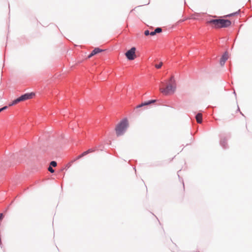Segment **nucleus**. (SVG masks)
Wrapping results in <instances>:
<instances>
[{"label":"nucleus","instance_id":"f257e3e1","mask_svg":"<svg viewBox=\"0 0 252 252\" xmlns=\"http://www.w3.org/2000/svg\"><path fill=\"white\" fill-rule=\"evenodd\" d=\"M176 89L175 80L173 77H171L168 84L165 88H160V92L165 95H168L173 94Z\"/></svg>","mask_w":252,"mask_h":252},{"label":"nucleus","instance_id":"f03ea898","mask_svg":"<svg viewBox=\"0 0 252 252\" xmlns=\"http://www.w3.org/2000/svg\"><path fill=\"white\" fill-rule=\"evenodd\" d=\"M208 23L213 24L216 28L228 27L231 24L230 21L221 19L211 20L208 21Z\"/></svg>","mask_w":252,"mask_h":252},{"label":"nucleus","instance_id":"7ed1b4c3","mask_svg":"<svg viewBox=\"0 0 252 252\" xmlns=\"http://www.w3.org/2000/svg\"><path fill=\"white\" fill-rule=\"evenodd\" d=\"M128 126L127 120L124 119L119 123L115 127V131L117 136L123 135Z\"/></svg>","mask_w":252,"mask_h":252},{"label":"nucleus","instance_id":"20e7f679","mask_svg":"<svg viewBox=\"0 0 252 252\" xmlns=\"http://www.w3.org/2000/svg\"><path fill=\"white\" fill-rule=\"evenodd\" d=\"M34 95V94L33 93L25 94L24 95H21L20 97L13 100L12 103L9 104V106L15 105L22 101L31 99Z\"/></svg>","mask_w":252,"mask_h":252},{"label":"nucleus","instance_id":"39448f33","mask_svg":"<svg viewBox=\"0 0 252 252\" xmlns=\"http://www.w3.org/2000/svg\"><path fill=\"white\" fill-rule=\"evenodd\" d=\"M135 51L136 48L135 47H132L125 53V55L128 60H133L136 58Z\"/></svg>","mask_w":252,"mask_h":252},{"label":"nucleus","instance_id":"423d86ee","mask_svg":"<svg viewBox=\"0 0 252 252\" xmlns=\"http://www.w3.org/2000/svg\"><path fill=\"white\" fill-rule=\"evenodd\" d=\"M228 54L227 52H225L223 54V55L222 56V57L220 60V64L221 66H223L225 62L228 59Z\"/></svg>","mask_w":252,"mask_h":252},{"label":"nucleus","instance_id":"0eeeda50","mask_svg":"<svg viewBox=\"0 0 252 252\" xmlns=\"http://www.w3.org/2000/svg\"><path fill=\"white\" fill-rule=\"evenodd\" d=\"M103 51V50L100 49L98 48H95L94 50H93L92 52V53L89 55L88 58H90L93 56L96 55V54H98L99 53H100Z\"/></svg>","mask_w":252,"mask_h":252},{"label":"nucleus","instance_id":"6e6552de","mask_svg":"<svg viewBox=\"0 0 252 252\" xmlns=\"http://www.w3.org/2000/svg\"><path fill=\"white\" fill-rule=\"evenodd\" d=\"M156 101H157L156 100H149L148 101L145 102L144 103H142L141 104L137 105L136 107V108H140V107L144 106L150 105V104H151L152 103H153L155 102Z\"/></svg>","mask_w":252,"mask_h":252},{"label":"nucleus","instance_id":"1a4fd4ad","mask_svg":"<svg viewBox=\"0 0 252 252\" xmlns=\"http://www.w3.org/2000/svg\"><path fill=\"white\" fill-rule=\"evenodd\" d=\"M94 151L92 149H89L88 150L83 152L82 154H81L80 155H79L78 157H77V159H79L81 158H82L83 157L87 155V154H88L89 153H92V152H93Z\"/></svg>","mask_w":252,"mask_h":252},{"label":"nucleus","instance_id":"9d476101","mask_svg":"<svg viewBox=\"0 0 252 252\" xmlns=\"http://www.w3.org/2000/svg\"><path fill=\"white\" fill-rule=\"evenodd\" d=\"M161 32H162L161 28H158L156 29V30L154 31L150 32V35H151V36H154L157 33H160Z\"/></svg>","mask_w":252,"mask_h":252},{"label":"nucleus","instance_id":"9b49d317","mask_svg":"<svg viewBox=\"0 0 252 252\" xmlns=\"http://www.w3.org/2000/svg\"><path fill=\"white\" fill-rule=\"evenodd\" d=\"M196 121L198 123H201L202 120V115L201 113H198L195 117Z\"/></svg>","mask_w":252,"mask_h":252},{"label":"nucleus","instance_id":"f8f14e48","mask_svg":"<svg viewBox=\"0 0 252 252\" xmlns=\"http://www.w3.org/2000/svg\"><path fill=\"white\" fill-rule=\"evenodd\" d=\"M50 165L53 167H56L57 166V162L55 161H52L51 162Z\"/></svg>","mask_w":252,"mask_h":252},{"label":"nucleus","instance_id":"ddd939ff","mask_svg":"<svg viewBox=\"0 0 252 252\" xmlns=\"http://www.w3.org/2000/svg\"><path fill=\"white\" fill-rule=\"evenodd\" d=\"M162 65V63L160 62L158 64L155 65V67L157 68H160Z\"/></svg>","mask_w":252,"mask_h":252},{"label":"nucleus","instance_id":"4468645a","mask_svg":"<svg viewBox=\"0 0 252 252\" xmlns=\"http://www.w3.org/2000/svg\"><path fill=\"white\" fill-rule=\"evenodd\" d=\"M48 169L51 173L54 172V170L51 166H49Z\"/></svg>","mask_w":252,"mask_h":252},{"label":"nucleus","instance_id":"2eb2a0df","mask_svg":"<svg viewBox=\"0 0 252 252\" xmlns=\"http://www.w3.org/2000/svg\"><path fill=\"white\" fill-rule=\"evenodd\" d=\"M150 32L148 30H146L144 32V34L146 36L150 35Z\"/></svg>","mask_w":252,"mask_h":252},{"label":"nucleus","instance_id":"dca6fc26","mask_svg":"<svg viewBox=\"0 0 252 252\" xmlns=\"http://www.w3.org/2000/svg\"><path fill=\"white\" fill-rule=\"evenodd\" d=\"M7 108V106H4V107H2V108H0V113L2 111H3V110H4L6 109Z\"/></svg>","mask_w":252,"mask_h":252},{"label":"nucleus","instance_id":"f3484780","mask_svg":"<svg viewBox=\"0 0 252 252\" xmlns=\"http://www.w3.org/2000/svg\"><path fill=\"white\" fill-rule=\"evenodd\" d=\"M3 218V214L0 213V220H1Z\"/></svg>","mask_w":252,"mask_h":252},{"label":"nucleus","instance_id":"a211bd4d","mask_svg":"<svg viewBox=\"0 0 252 252\" xmlns=\"http://www.w3.org/2000/svg\"><path fill=\"white\" fill-rule=\"evenodd\" d=\"M235 14V13H232V14H229V15H226V17H227V16H232V15H234Z\"/></svg>","mask_w":252,"mask_h":252}]
</instances>
